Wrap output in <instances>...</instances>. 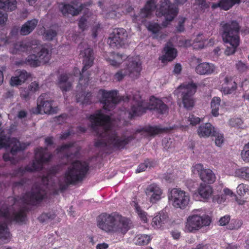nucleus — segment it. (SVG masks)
<instances>
[{
  "instance_id": "46",
  "label": "nucleus",
  "mask_w": 249,
  "mask_h": 249,
  "mask_svg": "<svg viewBox=\"0 0 249 249\" xmlns=\"http://www.w3.org/2000/svg\"><path fill=\"white\" fill-rule=\"evenodd\" d=\"M242 159L245 162H249V142L246 144L241 153Z\"/></svg>"
},
{
  "instance_id": "21",
  "label": "nucleus",
  "mask_w": 249,
  "mask_h": 249,
  "mask_svg": "<svg viewBox=\"0 0 249 249\" xmlns=\"http://www.w3.org/2000/svg\"><path fill=\"white\" fill-rule=\"evenodd\" d=\"M33 53H36L41 65L48 63L51 58V53L50 50L44 45H34Z\"/></svg>"
},
{
  "instance_id": "37",
  "label": "nucleus",
  "mask_w": 249,
  "mask_h": 249,
  "mask_svg": "<svg viewBox=\"0 0 249 249\" xmlns=\"http://www.w3.org/2000/svg\"><path fill=\"white\" fill-rule=\"evenodd\" d=\"M126 58V56L112 53L110 57L106 58L107 61L112 66L118 67L123 62L124 59Z\"/></svg>"
},
{
  "instance_id": "9",
  "label": "nucleus",
  "mask_w": 249,
  "mask_h": 249,
  "mask_svg": "<svg viewBox=\"0 0 249 249\" xmlns=\"http://www.w3.org/2000/svg\"><path fill=\"white\" fill-rule=\"evenodd\" d=\"M100 92L102 93L101 102L104 105V109L108 110L113 108L120 101L128 102L131 98V96L129 95L119 99L117 90H101Z\"/></svg>"
},
{
  "instance_id": "62",
  "label": "nucleus",
  "mask_w": 249,
  "mask_h": 249,
  "mask_svg": "<svg viewBox=\"0 0 249 249\" xmlns=\"http://www.w3.org/2000/svg\"><path fill=\"white\" fill-rule=\"evenodd\" d=\"M87 19L86 18L82 17L79 20L78 25L79 28L84 31L87 27Z\"/></svg>"
},
{
  "instance_id": "7",
  "label": "nucleus",
  "mask_w": 249,
  "mask_h": 249,
  "mask_svg": "<svg viewBox=\"0 0 249 249\" xmlns=\"http://www.w3.org/2000/svg\"><path fill=\"white\" fill-rule=\"evenodd\" d=\"M10 147L11 148L10 153H5L3 156L5 161H11L12 163V158L10 155L14 156L18 151L25 149L27 145L25 143H21L17 139L10 138L4 135L0 136V148L2 147Z\"/></svg>"
},
{
  "instance_id": "35",
  "label": "nucleus",
  "mask_w": 249,
  "mask_h": 249,
  "mask_svg": "<svg viewBox=\"0 0 249 249\" xmlns=\"http://www.w3.org/2000/svg\"><path fill=\"white\" fill-rule=\"evenodd\" d=\"M236 88V84L231 77H226L224 79L222 90L225 94H230Z\"/></svg>"
},
{
  "instance_id": "5",
  "label": "nucleus",
  "mask_w": 249,
  "mask_h": 249,
  "mask_svg": "<svg viewBox=\"0 0 249 249\" xmlns=\"http://www.w3.org/2000/svg\"><path fill=\"white\" fill-rule=\"evenodd\" d=\"M52 155L47 152V148L42 147L37 148L36 151L35 160L31 165L27 166L25 168H20L14 173L15 176H22L26 171L32 172L41 169L43 163L48 162L51 158Z\"/></svg>"
},
{
  "instance_id": "61",
  "label": "nucleus",
  "mask_w": 249,
  "mask_h": 249,
  "mask_svg": "<svg viewBox=\"0 0 249 249\" xmlns=\"http://www.w3.org/2000/svg\"><path fill=\"white\" fill-rule=\"evenodd\" d=\"M236 67L241 72L245 71L247 69L246 65L241 61H239L236 63Z\"/></svg>"
},
{
  "instance_id": "36",
  "label": "nucleus",
  "mask_w": 249,
  "mask_h": 249,
  "mask_svg": "<svg viewBox=\"0 0 249 249\" xmlns=\"http://www.w3.org/2000/svg\"><path fill=\"white\" fill-rule=\"evenodd\" d=\"M164 130V128H161L160 126H148L143 128L142 130H137L136 132H142L147 133L148 135L150 136H154L157 134L162 132Z\"/></svg>"
},
{
  "instance_id": "13",
  "label": "nucleus",
  "mask_w": 249,
  "mask_h": 249,
  "mask_svg": "<svg viewBox=\"0 0 249 249\" xmlns=\"http://www.w3.org/2000/svg\"><path fill=\"white\" fill-rule=\"evenodd\" d=\"M55 112L52 107V101L48 99L46 94H41L38 98L37 107L33 109V112L35 114H52Z\"/></svg>"
},
{
  "instance_id": "11",
  "label": "nucleus",
  "mask_w": 249,
  "mask_h": 249,
  "mask_svg": "<svg viewBox=\"0 0 249 249\" xmlns=\"http://www.w3.org/2000/svg\"><path fill=\"white\" fill-rule=\"evenodd\" d=\"M80 50L79 55L83 58L84 66L80 73V81L83 78L84 72L91 67L93 64L94 57L92 49L85 42L81 43L78 46Z\"/></svg>"
},
{
  "instance_id": "24",
  "label": "nucleus",
  "mask_w": 249,
  "mask_h": 249,
  "mask_svg": "<svg viewBox=\"0 0 249 249\" xmlns=\"http://www.w3.org/2000/svg\"><path fill=\"white\" fill-rule=\"evenodd\" d=\"M57 150L58 153L64 154L67 159H70L77 154L79 149L74 145L73 143H69L63 145Z\"/></svg>"
},
{
  "instance_id": "56",
  "label": "nucleus",
  "mask_w": 249,
  "mask_h": 249,
  "mask_svg": "<svg viewBox=\"0 0 249 249\" xmlns=\"http://www.w3.org/2000/svg\"><path fill=\"white\" fill-rule=\"evenodd\" d=\"M187 121L192 125H196L200 122V119L198 117H195L193 115H190L187 119Z\"/></svg>"
},
{
  "instance_id": "6",
  "label": "nucleus",
  "mask_w": 249,
  "mask_h": 249,
  "mask_svg": "<svg viewBox=\"0 0 249 249\" xmlns=\"http://www.w3.org/2000/svg\"><path fill=\"white\" fill-rule=\"evenodd\" d=\"M168 197L169 202L174 208L181 210L186 209L190 201L189 194L178 188L172 189Z\"/></svg>"
},
{
  "instance_id": "63",
  "label": "nucleus",
  "mask_w": 249,
  "mask_h": 249,
  "mask_svg": "<svg viewBox=\"0 0 249 249\" xmlns=\"http://www.w3.org/2000/svg\"><path fill=\"white\" fill-rule=\"evenodd\" d=\"M8 39L5 35L0 32V47L5 45Z\"/></svg>"
},
{
  "instance_id": "26",
  "label": "nucleus",
  "mask_w": 249,
  "mask_h": 249,
  "mask_svg": "<svg viewBox=\"0 0 249 249\" xmlns=\"http://www.w3.org/2000/svg\"><path fill=\"white\" fill-rule=\"evenodd\" d=\"M165 54L160 56L159 59L162 63L171 61L175 58L177 55V50L172 47L170 43H168L164 48Z\"/></svg>"
},
{
  "instance_id": "38",
  "label": "nucleus",
  "mask_w": 249,
  "mask_h": 249,
  "mask_svg": "<svg viewBox=\"0 0 249 249\" xmlns=\"http://www.w3.org/2000/svg\"><path fill=\"white\" fill-rule=\"evenodd\" d=\"M16 8V0H0V9L5 11H12Z\"/></svg>"
},
{
  "instance_id": "47",
  "label": "nucleus",
  "mask_w": 249,
  "mask_h": 249,
  "mask_svg": "<svg viewBox=\"0 0 249 249\" xmlns=\"http://www.w3.org/2000/svg\"><path fill=\"white\" fill-rule=\"evenodd\" d=\"M55 216L56 215L53 213H44L38 217V220L39 221L43 223L48 220H53Z\"/></svg>"
},
{
  "instance_id": "30",
  "label": "nucleus",
  "mask_w": 249,
  "mask_h": 249,
  "mask_svg": "<svg viewBox=\"0 0 249 249\" xmlns=\"http://www.w3.org/2000/svg\"><path fill=\"white\" fill-rule=\"evenodd\" d=\"M197 192L201 198L207 200L212 196L213 190L210 185L201 183L197 188Z\"/></svg>"
},
{
  "instance_id": "60",
  "label": "nucleus",
  "mask_w": 249,
  "mask_h": 249,
  "mask_svg": "<svg viewBox=\"0 0 249 249\" xmlns=\"http://www.w3.org/2000/svg\"><path fill=\"white\" fill-rule=\"evenodd\" d=\"M195 3L198 6L199 8L203 10L207 8L209 5L206 2L205 0H196Z\"/></svg>"
},
{
  "instance_id": "43",
  "label": "nucleus",
  "mask_w": 249,
  "mask_h": 249,
  "mask_svg": "<svg viewBox=\"0 0 249 249\" xmlns=\"http://www.w3.org/2000/svg\"><path fill=\"white\" fill-rule=\"evenodd\" d=\"M243 223L241 220L233 219L228 225L227 229L230 230H236L239 229L242 225Z\"/></svg>"
},
{
  "instance_id": "1",
  "label": "nucleus",
  "mask_w": 249,
  "mask_h": 249,
  "mask_svg": "<svg viewBox=\"0 0 249 249\" xmlns=\"http://www.w3.org/2000/svg\"><path fill=\"white\" fill-rule=\"evenodd\" d=\"M88 165L86 162L76 160L71 163L65 173L63 180L57 182H53L49 176L42 178L44 184L35 185L31 191L25 194L22 198V201L26 204L35 205L42 200L46 194V188L53 191V194H57L59 191H63L67 189L70 184H74L82 181L88 171Z\"/></svg>"
},
{
  "instance_id": "16",
  "label": "nucleus",
  "mask_w": 249,
  "mask_h": 249,
  "mask_svg": "<svg viewBox=\"0 0 249 249\" xmlns=\"http://www.w3.org/2000/svg\"><path fill=\"white\" fill-rule=\"evenodd\" d=\"M130 221L126 217L118 214L115 215L112 234L122 233L124 234L131 227Z\"/></svg>"
},
{
  "instance_id": "45",
  "label": "nucleus",
  "mask_w": 249,
  "mask_h": 249,
  "mask_svg": "<svg viewBox=\"0 0 249 249\" xmlns=\"http://www.w3.org/2000/svg\"><path fill=\"white\" fill-rule=\"evenodd\" d=\"M237 193L240 196H244L249 194V186L248 185L241 183L237 187Z\"/></svg>"
},
{
  "instance_id": "29",
  "label": "nucleus",
  "mask_w": 249,
  "mask_h": 249,
  "mask_svg": "<svg viewBox=\"0 0 249 249\" xmlns=\"http://www.w3.org/2000/svg\"><path fill=\"white\" fill-rule=\"evenodd\" d=\"M168 216L167 214L161 211L159 213V214L155 216L152 219L151 222L152 226L154 229H160L161 228L163 224L167 222Z\"/></svg>"
},
{
  "instance_id": "25",
  "label": "nucleus",
  "mask_w": 249,
  "mask_h": 249,
  "mask_svg": "<svg viewBox=\"0 0 249 249\" xmlns=\"http://www.w3.org/2000/svg\"><path fill=\"white\" fill-rule=\"evenodd\" d=\"M148 108L150 110H156L160 114L166 113L168 109L167 106L161 100L155 98L150 99Z\"/></svg>"
},
{
  "instance_id": "19",
  "label": "nucleus",
  "mask_w": 249,
  "mask_h": 249,
  "mask_svg": "<svg viewBox=\"0 0 249 249\" xmlns=\"http://www.w3.org/2000/svg\"><path fill=\"white\" fill-rule=\"evenodd\" d=\"M145 105L142 100L139 94L136 92L133 95L132 106L128 114L131 117L139 116L145 112Z\"/></svg>"
},
{
  "instance_id": "48",
  "label": "nucleus",
  "mask_w": 249,
  "mask_h": 249,
  "mask_svg": "<svg viewBox=\"0 0 249 249\" xmlns=\"http://www.w3.org/2000/svg\"><path fill=\"white\" fill-rule=\"evenodd\" d=\"M129 75L124 68L118 71L114 75V78L119 81L122 80L125 76Z\"/></svg>"
},
{
  "instance_id": "2",
  "label": "nucleus",
  "mask_w": 249,
  "mask_h": 249,
  "mask_svg": "<svg viewBox=\"0 0 249 249\" xmlns=\"http://www.w3.org/2000/svg\"><path fill=\"white\" fill-rule=\"evenodd\" d=\"M91 128L100 139L95 142L98 148H124V146L132 141L134 137L119 134L110 128V117L104 115L102 110L90 116Z\"/></svg>"
},
{
  "instance_id": "28",
  "label": "nucleus",
  "mask_w": 249,
  "mask_h": 249,
  "mask_svg": "<svg viewBox=\"0 0 249 249\" xmlns=\"http://www.w3.org/2000/svg\"><path fill=\"white\" fill-rule=\"evenodd\" d=\"M215 67L212 63L203 62L198 64L195 69L196 72L200 75H209L213 73Z\"/></svg>"
},
{
  "instance_id": "41",
  "label": "nucleus",
  "mask_w": 249,
  "mask_h": 249,
  "mask_svg": "<svg viewBox=\"0 0 249 249\" xmlns=\"http://www.w3.org/2000/svg\"><path fill=\"white\" fill-rule=\"evenodd\" d=\"M32 53H33L27 57L26 63L34 67L41 65L36 53H33L32 52Z\"/></svg>"
},
{
  "instance_id": "42",
  "label": "nucleus",
  "mask_w": 249,
  "mask_h": 249,
  "mask_svg": "<svg viewBox=\"0 0 249 249\" xmlns=\"http://www.w3.org/2000/svg\"><path fill=\"white\" fill-rule=\"evenodd\" d=\"M220 103V99L217 97L213 98L211 101L212 113L214 116H217L219 115Z\"/></svg>"
},
{
  "instance_id": "50",
  "label": "nucleus",
  "mask_w": 249,
  "mask_h": 249,
  "mask_svg": "<svg viewBox=\"0 0 249 249\" xmlns=\"http://www.w3.org/2000/svg\"><path fill=\"white\" fill-rule=\"evenodd\" d=\"M229 124L232 127L241 128L243 124V121L240 118H232L229 121Z\"/></svg>"
},
{
  "instance_id": "57",
  "label": "nucleus",
  "mask_w": 249,
  "mask_h": 249,
  "mask_svg": "<svg viewBox=\"0 0 249 249\" xmlns=\"http://www.w3.org/2000/svg\"><path fill=\"white\" fill-rule=\"evenodd\" d=\"M77 97H78V95H77ZM90 97L91 94L88 93L85 96H82L81 97H77V101L82 102L83 104H88L89 102Z\"/></svg>"
},
{
  "instance_id": "33",
  "label": "nucleus",
  "mask_w": 249,
  "mask_h": 249,
  "mask_svg": "<svg viewBox=\"0 0 249 249\" xmlns=\"http://www.w3.org/2000/svg\"><path fill=\"white\" fill-rule=\"evenodd\" d=\"M38 23V20L33 19L27 21L21 27L20 33L21 35L26 36L31 33L36 28Z\"/></svg>"
},
{
  "instance_id": "27",
  "label": "nucleus",
  "mask_w": 249,
  "mask_h": 249,
  "mask_svg": "<svg viewBox=\"0 0 249 249\" xmlns=\"http://www.w3.org/2000/svg\"><path fill=\"white\" fill-rule=\"evenodd\" d=\"M35 45L33 44L29 41L18 42L14 44L12 53H17L28 51H32L33 52V47H34Z\"/></svg>"
},
{
  "instance_id": "8",
  "label": "nucleus",
  "mask_w": 249,
  "mask_h": 249,
  "mask_svg": "<svg viewBox=\"0 0 249 249\" xmlns=\"http://www.w3.org/2000/svg\"><path fill=\"white\" fill-rule=\"evenodd\" d=\"M211 222V218L208 215L192 214L187 218L185 229L189 232L198 231L204 227L209 226Z\"/></svg>"
},
{
  "instance_id": "20",
  "label": "nucleus",
  "mask_w": 249,
  "mask_h": 249,
  "mask_svg": "<svg viewBox=\"0 0 249 249\" xmlns=\"http://www.w3.org/2000/svg\"><path fill=\"white\" fill-rule=\"evenodd\" d=\"M124 69L130 77L137 78L142 70L141 63L137 58H130L127 60Z\"/></svg>"
},
{
  "instance_id": "31",
  "label": "nucleus",
  "mask_w": 249,
  "mask_h": 249,
  "mask_svg": "<svg viewBox=\"0 0 249 249\" xmlns=\"http://www.w3.org/2000/svg\"><path fill=\"white\" fill-rule=\"evenodd\" d=\"M197 132L200 137H208L215 133V130L210 123H206L198 127Z\"/></svg>"
},
{
  "instance_id": "40",
  "label": "nucleus",
  "mask_w": 249,
  "mask_h": 249,
  "mask_svg": "<svg viewBox=\"0 0 249 249\" xmlns=\"http://www.w3.org/2000/svg\"><path fill=\"white\" fill-rule=\"evenodd\" d=\"M235 176L241 178L248 179L249 178V167H243L236 169L235 171Z\"/></svg>"
},
{
  "instance_id": "53",
  "label": "nucleus",
  "mask_w": 249,
  "mask_h": 249,
  "mask_svg": "<svg viewBox=\"0 0 249 249\" xmlns=\"http://www.w3.org/2000/svg\"><path fill=\"white\" fill-rule=\"evenodd\" d=\"M162 145L164 149L165 150H168L174 146L173 145V141L171 139L165 138L162 140Z\"/></svg>"
},
{
  "instance_id": "4",
  "label": "nucleus",
  "mask_w": 249,
  "mask_h": 249,
  "mask_svg": "<svg viewBox=\"0 0 249 249\" xmlns=\"http://www.w3.org/2000/svg\"><path fill=\"white\" fill-rule=\"evenodd\" d=\"M222 37L223 41L227 44L225 53L227 55L233 54L239 45V31L240 26L235 20L228 23H221Z\"/></svg>"
},
{
  "instance_id": "52",
  "label": "nucleus",
  "mask_w": 249,
  "mask_h": 249,
  "mask_svg": "<svg viewBox=\"0 0 249 249\" xmlns=\"http://www.w3.org/2000/svg\"><path fill=\"white\" fill-rule=\"evenodd\" d=\"M148 30L151 32L153 34H156L158 33L161 29L160 26L157 23H150L148 27Z\"/></svg>"
},
{
  "instance_id": "59",
  "label": "nucleus",
  "mask_w": 249,
  "mask_h": 249,
  "mask_svg": "<svg viewBox=\"0 0 249 249\" xmlns=\"http://www.w3.org/2000/svg\"><path fill=\"white\" fill-rule=\"evenodd\" d=\"M10 85L12 86H16L18 85H20L22 83V82H20V80L18 77V76L16 75L15 76H12L10 80Z\"/></svg>"
},
{
  "instance_id": "54",
  "label": "nucleus",
  "mask_w": 249,
  "mask_h": 249,
  "mask_svg": "<svg viewBox=\"0 0 249 249\" xmlns=\"http://www.w3.org/2000/svg\"><path fill=\"white\" fill-rule=\"evenodd\" d=\"M136 210L138 215L141 220L146 222L147 220L146 213L142 211L138 206H136Z\"/></svg>"
},
{
  "instance_id": "58",
  "label": "nucleus",
  "mask_w": 249,
  "mask_h": 249,
  "mask_svg": "<svg viewBox=\"0 0 249 249\" xmlns=\"http://www.w3.org/2000/svg\"><path fill=\"white\" fill-rule=\"evenodd\" d=\"M230 219V216L229 215H226L221 217L219 220V225L222 226L226 225L229 224Z\"/></svg>"
},
{
  "instance_id": "12",
  "label": "nucleus",
  "mask_w": 249,
  "mask_h": 249,
  "mask_svg": "<svg viewBox=\"0 0 249 249\" xmlns=\"http://www.w3.org/2000/svg\"><path fill=\"white\" fill-rule=\"evenodd\" d=\"M160 11L165 17L166 21L163 22L162 26L166 27L168 22L172 21L178 13V8L171 3L169 0H163L161 1Z\"/></svg>"
},
{
  "instance_id": "55",
  "label": "nucleus",
  "mask_w": 249,
  "mask_h": 249,
  "mask_svg": "<svg viewBox=\"0 0 249 249\" xmlns=\"http://www.w3.org/2000/svg\"><path fill=\"white\" fill-rule=\"evenodd\" d=\"M8 20V15L0 10V26H3L6 24Z\"/></svg>"
},
{
  "instance_id": "22",
  "label": "nucleus",
  "mask_w": 249,
  "mask_h": 249,
  "mask_svg": "<svg viewBox=\"0 0 249 249\" xmlns=\"http://www.w3.org/2000/svg\"><path fill=\"white\" fill-rule=\"evenodd\" d=\"M75 5L77 7L76 8L69 4L62 3L60 4L59 8L63 15H71L72 16H75L79 14L85 7V4H81L79 6L75 4Z\"/></svg>"
},
{
  "instance_id": "3",
  "label": "nucleus",
  "mask_w": 249,
  "mask_h": 249,
  "mask_svg": "<svg viewBox=\"0 0 249 249\" xmlns=\"http://www.w3.org/2000/svg\"><path fill=\"white\" fill-rule=\"evenodd\" d=\"M0 216L3 217L5 220L4 223H0V239L4 243H7L11 236L7 223L24 221L26 217L25 211L23 209L15 211L12 207H8L6 204H0Z\"/></svg>"
},
{
  "instance_id": "49",
  "label": "nucleus",
  "mask_w": 249,
  "mask_h": 249,
  "mask_svg": "<svg viewBox=\"0 0 249 249\" xmlns=\"http://www.w3.org/2000/svg\"><path fill=\"white\" fill-rule=\"evenodd\" d=\"M212 135L215 137V144L217 146L220 147L224 142V137L223 134L219 133L215 131V133H213Z\"/></svg>"
},
{
  "instance_id": "14",
  "label": "nucleus",
  "mask_w": 249,
  "mask_h": 249,
  "mask_svg": "<svg viewBox=\"0 0 249 249\" xmlns=\"http://www.w3.org/2000/svg\"><path fill=\"white\" fill-rule=\"evenodd\" d=\"M127 33L124 28L114 29L108 38V43L112 47L119 48L124 44Z\"/></svg>"
},
{
  "instance_id": "64",
  "label": "nucleus",
  "mask_w": 249,
  "mask_h": 249,
  "mask_svg": "<svg viewBox=\"0 0 249 249\" xmlns=\"http://www.w3.org/2000/svg\"><path fill=\"white\" fill-rule=\"evenodd\" d=\"M39 89L38 84L36 82H32L29 87V89L31 91L34 92Z\"/></svg>"
},
{
  "instance_id": "34",
  "label": "nucleus",
  "mask_w": 249,
  "mask_h": 249,
  "mask_svg": "<svg viewBox=\"0 0 249 249\" xmlns=\"http://www.w3.org/2000/svg\"><path fill=\"white\" fill-rule=\"evenodd\" d=\"M156 3L155 0L148 1L144 8L141 10L139 14V17L142 18L148 17L150 15L151 11L156 9Z\"/></svg>"
},
{
  "instance_id": "51",
  "label": "nucleus",
  "mask_w": 249,
  "mask_h": 249,
  "mask_svg": "<svg viewBox=\"0 0 249 249\" xmlns=\"http://www.w3.org/2000/svg\"><path fill=\"white\" fill-rule=\"evenodd\" d=\"M16 75L20 80V82L24 83L28 78L29 75L25 70L17 71Z\"/></svg>"
},
{
  "instance_id": "18",
  "label": "nucleus",
  "mask_w": 249,
  "mask_h": 249,
  "mask_svg": "<svg viewBox=\"0 0 249 249\" xmlns=\"http://www.w3.org/2000/svg\"><path fill=\"white\" fill-rule=\"evenodd\" d=\"M144 192L148 197L149 201L153 204L160 201L163 194V190L156 183L148 185L145 189Z\"/></svg>"
},
{
  "instance_id": "32",
  "label": "nucleus",
  "mask_w": 249,
  "mask_h": 249,
  "mask_svg": "<svg viewBox=\"0 0 249 249\" xmlns=\"http://www.w3.org/2000/svg\"><path fill=\"white\" fill-rule=\"evenodd\" d=\"M241 0H220L219 2L213 3L212 6L213 9L218 7L224 10H228L235 4L239 3Z\"/></svg>"
},
{
  "instance_id": "15",
  "label": "nucleus",
  "mask_w": 249,
  "mask_h": 249,
  "mask_svg": "<svg viewBox=\"0 0 249 249\" xmlns=\"http://www.w3.org/2000/svg\"><path fill=\"white\" fill-rule=\"evenodd\" d=\"M115 215L103 213L97 218V225L104 231L112 234Z\"/></svg>"
},
{
  "instance_id": "17",
  "label": "nucleus",
  "mask_w": 249,
  "mask_h": 249,
  "mask_svg": "<svg viewBox=\"0 0 249 249\" xmlns=\"http://www.w3.org/2000/svg\"><path fill=\"white\" fill-rule=\"evenodd\" d=\"M192 172L194 174H198L202 181L208 184L213 183L215 180V176L213 172L209 169H204L201 164L193 166Z\"/></svg>"
},
{
  "instance_id": "39",
  "label": "nucleus",
  "mask_w": 249,
  "mask_h": 249,
  "mask_svg": "<svg viewBox=\"0 0 249 249\" xmlns=\"http://www.w3.org/2000/svg\"><path fill=\"white\" fill-rule=\"evenodd\" d=\"M151 240L149 235L147 234H139L134 239V243L136 245L144 246L148 244Z\"/></svg>"
},
{
  "instance_id": "44",
  "label": "nucleus",
  "mask_w": 249,
  "mask_h": 249,
  "mask_svg": "<svg viewBox=\"0 0 249 249\" xmlns=\"http://www.w3.org/2000/svg\"><path fill=\"white\" fill-rule=\"evenodd\" d=\"M57 32L52 29H49L45 30L43 36L47 40L51 41L54 39L57 36Z\"/></svg>"
},
{
  "instance_id": "10",
  "label": "nucleus",
  "mask_w": 249,
  "mask_h": 249,
  "mask_svg": "<svg viewBox=\"0 0 249 249\" xmlns=\"http://www.w3.org/2000/svg\"><path fill=\"white\" fill-rule=\"evenodd\" d=\"M196 85L193 83H184L178 87L182 102L185 108L190 109L194 106L193 95L196 92Z\"/></svg>"
},
{
  "instance_id": "23",
  "label": "nucleus",
  "mask_w": 249,
  "mask_h": 249,
  "mask_svg": "<svg viewBox=\"0 0 249 249\" xmlns=\"http://www.w3.org/2000/svg\"><path fill=\"white\" fill-rule=\"evenodd\" d=\"M73 77L71 74H61L58 78L57 85L62 91H69L71 89Z\"/></svg>"
}]
</instances>
